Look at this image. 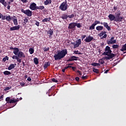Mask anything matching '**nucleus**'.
Here are the masks:
<instances>
[{"label": "nucleus", "mask_w": 126, "mask_h": 126, "mask_svg": "<svg viewBox=\"0 0 126 126\" xmlns=\"http://www.w3.org/2000/svg\"><path fill=\"white\" fill-rule=\"evenodd\" d=\"M67 55V50L66 49H63L62 50H59L57 53L54 55V58L55 61H61Z\"/></svg>", "instance_id": "f257e3e1"}, {"label": "nucleus", "mask_w": 126, "mask_h": 126, "mask_svg": "<svg viewBox=\"0 0 126 126\" xmlns=\"http://www.w3.org/2000/svg\"><path fill=\"white\" fill-rule=\"evenodd\" d=\"M103 56H107L105 57V60H111L113 58H115V54L112 53V50H111V48L109 46H107L105 49V52L102 53Z\"/></svg>", "instance_id": "f03ea898"}, {"label": "nucleus", "mask_w": 126, "mask_h": 126, "mask_svg": "<svg viewBox=\"0 0 126 126\" xmlns=\"http://www.w3.org/2000/svg\"><path fill=\"white\" fill-rule=\"evenodd\" d=\"M67 1L65 0L64 2L61 3L59 6V9H61L62 11H65L67 9Z\"/></svg>", "instance_id": "7ed1b4c3"}, {"label": "nucleus", "mask_w": 126, "mask_h": 126, "mask_svg": "<svg viewBox=\"0 0 126 126\" xmlns=\"http://www.w3.org/2000/svg\"><path fill=\"white\" fill-rule=\"evenodd\" d=\"M5 101L7 104H12L13 103H16L15 104V105L17 104V102L19 101V98H17L16 99H10V97H7L5 98Z\"/></svg>", "instance_id": "20e7f679"}, {"label": "nucleus", "mask_w": 126, "mask_h": 126, "mask_svg": "<svg viewBox=\"0 0 126 126\" xmlns=\"http://www.w3.org/2000/svg\"><path fill=\"white\" fill-rule=\"evenodd\" d=\"M21 11L22 12V13H24V14H26V15L29 17H31V16H32V11L29 9H27L25 10L24 9H21Z\"/></svg>", "instance_id": "39448f33"}, {"label": "nucleus", "mask_w": 126, "mask_h": 126, "mask_svg": "<svg viewBox=\"0 0 126 126\" xmlns=\"http://www.w3.org/2000/svg\"><path fill=\"white\" fill-rule=\"evenodd\" d=\"M10 50H14L13 54H14L15 56H17L19 53V48L17 47L13 48V47L11 46L10 47Z\"/></svg>", "instance_id": "423d86ee"}, {"label": "nucleus", "mask_w": 126, "mask_h": 126, "mask_svg": "<svg viewBox=\"0 0 126 126\" xmlns=\"http://www.w3.org/2000/svg\"><path fill=\"white\" fill-rule=\"evenodd\" d=\"M114 39H115V37L113 36L110 39L107 40V43L108 45H110V44H116L117 43V40H114Z\"/></svg>", "instance_id": "0eeeda50"}, {"label": "nucleus", "mask_w": 126, "mask_h": 126, "mask_svg": "<svg viewBox=\"0 0 126 126\" xmlns=\"http://www.w3.org/2000/svg\"><path fill=\"white\" fill-rule=\"evenodd\" d=\"M106 33L107 32H106L105 31H102L101 33L98 34V35L99 36V37H101V39H106V38H107V34H106Z\"/></svg>", "instance_id": "6e6552de"}, {"label": "nucleus", "mask_w": 126, "mask_h": 126, "mask_svg": "<svg viewBox=\"0 0 126 126\" xmlns=\"http://www.w3.org/2000/svg\"><path fill=\"white\" fill-rule=\"evenodd\" d=\"M123 20H125V18L124 16H117L115 17L116 22H122Z\"/></svg>", "instance_id": "1a4fd4ad"}, {"label": "nucleus", "mask_w": 126, "mask_h": 126, "mask_svg": "<svg viewBox=\"0 0 126 126\" xmlns=\"http://www.w3.org/2000/svg\"><path fill=\"white\" fill-rule=\"evenodd\" d=\"M100 24L103 25V26L108 30V31H111V28L110 27V26H109V25H108V23L101 22Z\"/></svg>", "instance_id": "9d476101"}, {"label": "nucleus", "mask_w": 126, "mask_h": 126, "mask_svg": "<svg viewBox=\"0 0 126 126\" xmlns=\"http://www.w3.org/2000/svg\"><path fill=\"white\" fill-rule=\"evenodd\" d=\"M76 44L74 45V49H76V48H78L79 47V45L81 44V39H78L77 41H76Z\"/></svg>", "instance_id": "9b49d317"}, {"label": "nucleus", "mask_w": 126, "mask_h": 126, "mask_svg": "<svg viewBox=\"0 0 126 126\" xmlns=\"http://www.w3.org/2000/svg\"><path fill=\"white\" fill-rule=\"evenodd\" d=\"M94 39V38H93V36H89L86 37V38L85 39V41L86 43H90V42H91V41L93 40Z\"/></svg>", "instance_id": "f8f14e48"}, {"label": "nucleus", "mask_w": 126, "mask_h": 126, "mask_svg": "<svg viewBox=\"0 0 126 126\" xmlns=\"http://www.w3.org/2000/svg\"><path fill=\"white\" fill-rule=\"evenodd\" d=\"M108 18L111 21H116V16L112 14L108 15Z\"/></svg>", "instance_id": "ddd939ff"}, {"label": "nucleus", "mask_w": 126, "mask_h": 126, "mask_svg": "<svg viewBox=\"0 0 126 126\" xmlns=\"http://www.w3.org/2000/svg\"><path fill=\"white\" fill-rule=\"evenodd\" d=\"M77 59H79V58L76 56H72L67 60V62H73V61H77Z\"/></svg>", "instance_id": "4468645a"}, {"label": "nucleus", "mask_w": 126, "mask_h": 126, "mask_svg": "<svg viewBox=\"0 0 126 126\" xmlns=\"http://www.w3.org/2000/svg\"><path fill=\"white\" fill-rule=\"evenodd\" d=\"M75 23L73 22L69 24V26L68 27V29H74L75 28Z\"/></svg>", "instance_id": "2eb2a0df"}, {"label": "nucleus", "mask_w": 126, "mask_h": 126, "mask_svg": "<svg viewBox=\"0 0 126 126\" xmlns=\"http://www.w3.org/2000/svg\"><path fill=\"white\" fill-rule=\"evenodd\" d=\"M19 29H20V26L18 25L10 28V31H14V30H19Z\"/></svg>", "instance_id": "dca6fc26"}, {"label": "nucleus", "mask_w": 126, "mask_h": 126, "mask_svg": "<svg viewBox=\"0 0 126 126\" xmlns=\"http://www.w3.org/2000/svg\"><path fill=\"white\" fill-rule=\"evenodd\" d=\"M37 4L35 2L32 3L30 5V8L31 10H35V8Z\"/></svg>", "instance_id": "f3484780"}, {"label": "nucleus", "mask_w": 126, "mask_h": 126, "mask_svg": "<svg viewBox=\"0 0 126 126\" xmlns=\"http://www.w3.org/2000/svg\"><path fill=\"white\" fill-rule=\"evenodd\" d=\"M47 34H49V38L51 39V38H52V36H53L54 34V30L50 29L49 31H47Z\"/></svg>", "instance_id": "a211bd4d"}, {"label": "nucleus", "mask_w": 126, "mask_h": 126, "mask_svg": "<svg viewBox=\"0 0 126 126\" xmlns=\"http://www.w3.org/2000/svg\"><path fill=\"white\" fill-rule=\"evenodd\" d=\"M17 56L19 58H25V55L22 51H19Z\"/></svg>", "instance_id": "6ab92c4d"}, {"label": "nucleus", "mask_w": 126, "mask_h": 126, "mask_svg": "<svg viewBox=\"0 0 126 126\" xmlns=\"http://www.w3.org/2000/svg\"><path fill=\"white\" fill-rule=\"evenodd\" d=\"M16 66V63H14V64L11 63L9 66V67H8V70H11V69H13V68H14V67H15Z\"/></svg>", "instance_id": "aec40b11"}, {"label": "nucleus", "mask_w": 126, "mask_h": 126, "mask_svg": "<svg viewBox=\"0 0 126 126\" xmlns=\"http://www.w3.org/2000/svg\"><path fill=\"white\" fill-rule=\"evenodd\" d=\"M12 21L13 22L14 25L16 26L18 24V22L17 21V18H16V17L14 16V18H13Z\"/></svg>", "instance_id": "412c9836"}, {"label": "nucleus", "mask_w": 126, "mask_h": 126, "mask_svg": "<svg viewBox=\"0 0 126 126\" xmlns=\"http://www.w3.org/2000/svg\"><path fill=\"white\" fill-rule=\"evenodd\" d=\"M13 19V17L10 16V15H8L6 16V21H8L9 22L11 21V20H12Z\"/></svg>", "instance_id": "4be33fe9"}, {"label": "nucleus", "mask_w": 126, "mask_h": 126, "mask_svg": "<svg viewBox=\"0 0 126 126\" xmlns=\"http://www.w3.org/2000/svg\"><path fill=\"white\" fill-rule=\"evenodd\" d=\"M50 65H51V63L48 62L46 63H44L43 67L44 69H46V68H47L48 66H50Z\"/></svg>", "instance_id": "5701e85b"}, {"label": "nucleus", "mask_w": 126, "mask_h": 126, "mask_svg": "<svg viewBox=\"0 0 126 126\" xmlns=\"http://www.w3.org/2000/svg\"><path fill=\"white\" fill-rule=\"evenodd\" d=\"M52 3V0H46L44 2V4L45 5H48V4H50Z\"/></svg>", "instance_id": "b1692460"}, {"label": "nucleus", "mask_w": 126, "mask_h": 126, "mask_svg": "<svg viewBox=\"0 0 126 126\" xmlns=\"http://www.w3.org/2000/svg\"><path fill=\"white\" fill-rule=\"evenodd\" d=\"M103 28L104 27H103V26H98L96 27V30H97V31H102Z\"/></svg>", "instance_id": "393cba45"}, {"label": "nucleus", "mask_w": 126, "mask_h": 126, "mask_svg": "<svg viewBox=\"0 0 126 126\" xmlns=\"http://www.w3.org/2000/svg\"><path fill=\"white\" fill-rule=\"evenodd\" d=\"M67 16V15L65 14H63L61 17V18L63 19V20H65V19H67V18H68V17Z\"/></svg>", "instance_id": "a878e982"}, {"label": "nucleus", "mask_w": 126, "mask_h": 126, "mask_svg": "<svg viewBox=\"0 0 126 126\" xmlns=\"http://www.w3.org/2000/svg\"><path fill=\"white\" fill-rule=\"evenodd\" d=\"M50 20H51V17L46 18L42 20V22H50Z\"/></svg>", "instance_id": "bb28decb"}, {"label": "nucleus", "mask_w": 126, "mask_h": 126, "mask_svg": "<svg viewBox=\"0 0 126 126\" xmlns=\"http://www.w3.org/2000/svg\"><path fill=\"white\" fill-rule=\"evenodd\" d=\"M92 65H93V66H100L101 64L99 63H92L91 64Z\"/></svg>", "instance_id": "cd10ccee"}, {"label": "nucleus", "mask_w": 126, "mask_h": 126, "mask_svg": "<svg viewBox=\"0 0 126 126\" xmlns=\"http://www.w3.org/2000/svg\"><path fill=\"white\" fill-rule=\"evenodd\" d=\"M0 3H2L4 6L6 7V1L4 0H0Z\"/></svg>", "instance_id": "c85d7f7f"}, {"label": "nucleus", "mask_w": 126, "mask_h": 126, "mask_svg": "<svg viewBox=\"0 0 126 126\" xmlns=\"http://www.w3.org/2000/svg\"><path fill=\"white\" fill-rule=\"evenodd\" d=\"M3 73L4 75H10V74H11V73L9 71H5Z\"/></svg>", "instance_id": "c756f323"}, {"label": "nucleus", "mask_w": 126, "mask_h": 126, "mask_svg": "<svg viewBox=\"0 0 126 126\" xmlns=\"http://www.w3.org/2000/svg\"><path fill=\"white\" fill-rule=\"evenodd\" d=\"M29 52L31 55L34 54V48H30L29 50Z\"/></svg>", "instance_id": "7c9ffc66"}, {"label": "nucleus", "mask_w": 126, "mask_h": 126, "mask_svg": "<svg viewBox=\"0 0 126 126\" xmlns=\"http://www.w3.org/2000/svg\"><path fill=\"white\" fill-rule=\"evenodd\" d=\"M33 62H34L35 64H38V63H39V60H38V58H34Z\"/></svg>", "instance_id": "2f4dec72"}, {"label": "nucleus", "mask_w": 126, "mask_h": 126, "mask_svg": "<svg viewBox=\"0 0 126 126\" xmlns=\"http://www.w3.org/2000/svg\"><path fill=\"white\" fill-rule=\"evenodd\" d=\"M113 49H118V48H120V45L118 44H114L112 45Z\"/></svg>", "instance_id": "473e14b6"}, {"label": "nucleus", "mask_w": 126, "mask_h": 126, "mask_svg": "<svg viewBox=\"0 0 126 126\" xmlns=\"http://www.w3.org/2000/svg\"><path fill=\"white\" fill-rule=\"evenodd\" d=\"M93 71H94V72H95V73H96L97 74H99V70L98 69L94 68Z\"/></svg>", "instance_id": "72a5a7b5"}, {"label": "nucleus", "mask_w": 126, "mask_h": 126, "mask_svg": "<svg viewBox=\"0 0 126 126\" xmlns=\"http://www.w3.org/2000/svg\"><path fill=\"white\" fill-rule=\"evenodd\" d=\"M75 26L77 28H81V27H82V26L80 23H75Z\"/></svg>", "instance_id": "f704fd0d"}, {"label": "nucleus", "mask_w": 126, "mask_h": 126, "mask_svg": "<svg viewBox=\"0 0 126 126\" xmlns=\"http://www.w3.org/2000/svg\"><path fill=\"white\" fill-rule=\"evenodd\" d=\"M95 25L93 23L91 26L90 27V30H93L94 29H95Z\"/></svg>", "instance_id": "c9c22d12"}, {"label": "nucleus", "mask_w": 126, "mask_h": 126, "mask_svg": "<svg viewBox=\"0 0 126 126\" xmlns=\"http://www.w3.org/2000/svg\"><path fill=\"white\" fill-rule=\"evenodd\" d=\"M98 63L100 64V63L101 64H103L105 63V61H104V60H103L102 59H100L99 60H98Z\"/></svg>", "instance_id": "e433bc0d"}, {"label": "nucleus", "mask_w": 126, "mask_h": 126, "mask_svg": "<svg viewBox=\"0 0 126 126\" xmlns=\"http://www.w3.org/2000/svg\"><path fill=\"white\" fill-rule=\"evenodd\" d=\"M74 54H75V55H82V53L78 51V50L74 51Z\"/></svg>", "instance_id": "4c0bfd02"}, {"label": "nucleus", "mask_w": 126, "mask_h": 126, "mask_svg": "<svg viewBox=\"0 0 126 126\" xmlns=\"http://www.w3.org/2000/svg\"><path fill=\"white\" fill-rule=\"evenodd\" d=\"M94 24L96 26L97 24H101V22L99 21H95Z\"/></svg>", "instance_id": "58836bf2"}, {"label": "nucleus", "mask_w": 126, "mask_h": 126, "mask_svg": "<svg viewBox=\"0 0 126 126\" xmlns=\"http://www.w3.org/2000/svg\"><path fill=\"white\" fill-rule=\"evenodd\" d=\"M27 22H28V19L27 18L25 17V19L24 20V23L25 24H27Z\"/></svg>", "instance_id": "ea45409f"}, {"label": "nucleus", "mask_w": 126, "mask_h": 126, "mask_svg": "<svg viewBox=\"0 0 126 126\" xmlns=\"http://www.w3.org/2000/svg\"><path fill=\"white\" fill-rule=\"evenodd\" d=\"M67 17L68 18H73V17H74V14H72L70 15H68Z\"/></svg>", "instance_id": "a19ab883"}, {"label": "nucleus", "mask_w": 126, "mask_h": 126, "mask_svg": "<svg viewBox=\"0 0 126 126\" xmlns=\"http://www.w3.org/2000/svg\"><path fill=\"white\" fill-rule=\"evenodd\" d=\"M1 18L2 20H5V19L6 20V16H4V15H3L2 14Z\"/></svg>", "instance_id": "79ce46f5"}, {"label": "nucleus", "mask_w": 126, "mask_h": 126, "mask_svg": "<svg viewBox=\"0 0 126 126\" xmlns=\"http://www.w3.org/2000/svg\"><path fill=\"white\" fill-rule=\"evenodd\" d=\"M10 89H11V87H6V88H5L4 90V91H7L8 90H10Z\"/></svg>", "instance_id": "37998d69"}, {"label": "nucleus", "mask_w": 126, "mask_h": 126, "mask_svg": "<svg viewBox=\"0 0 126 126\" xmlns=\"http://www.w3.org/2000/svg\"><path fill=\"white\" fill-rule=\"evenodd\" d=\"M18 56H17V55H14L13 56V57H12V58L13 59V60H17L18 59Z\"/></svg>", "instance_id": "c03bdc74"}, {"label": "nucleus", "mask_w": 126, "mask_h": 126, "mask_svg": "<svg viewBox=\"0 0 126 126\" xmlns=\"http://www.w3.org/2000/svg\"><path fill=\"white\" fill-rule=\"evenodd\" d=\"M51 80L53 82H55L56 83H57V82H58V80H57L54 78L51 79Z\"/></svg>", "instance_id": "a18cd8bd"}, {"label": "nucleus", "mask_w": 126, "mask_h": 126, "mask_svg": "<svg viewBox=\"0 0 126 126\" xmlns=\"http://www.w3.org/2000/svg\"><path fill=\"white\" fill-rule=\"evenodd\" d=\"M50 50V48L49 47H44V52H48Z\"/></svg>", "instance_id": "49530a36"}, {"label": "nucleus", "mask_w": 126, "mask_h": 126, "mask_svg": "<svg viewBox=\"0 0 126 126\" xmlns=\"http://www.w3.org/2000/svg\"><path fill=\"white\" fill-rule=\"evenodd\" d=\"M21 58L18 57V59H17V62H18V63H21Z\"/></svg>", "instance_id": "de8ad7c7"}, {"label": "nucleus", "mask_w": 126, "mask_h": 126, "mask_svg": "<svg viewBox=\"0 0 126 126\" xmlns=\"http://www.w3.org/2000/svg\"><path fill=\"white\" fill-rule=\"evenodd\" d=\"M35 22H36L35 25H36L37 27H39V26H40V23L37 21H35Z\"/></svg>", "instance_id": "09e8293b"}, {"label": "nucleus", "mask_w": 126, "mask_h": 126, "mask_svg": "<svg viewBox=\"0 0 126 126\" xmlns=\"http://www.w3.org/2000/svg\"><path fill=\"white\" fill-rule=\"evenodd\" d=\"M44 8H45V6H39V9H40V10H43V9H44Z\"/></svg>", "instance_id": "8fccbe9b"}, {"label": "nucleus", "mask_w": 126, "mask_h": 126, "mask_svg": "<svg viewBox=\"0 0 126 126\" xmlns=\"http://www.w3.org/2000/svg\"><path fill=\"white\" fill-rule=\"evenodd\" d=\"M88 77V76H84L82 77V79H87Z\"/></svg>", "instance_id": "3c124183"}, {"label": "nucleus", "mask_w": 126, "mask_h": 126, "mask_svg": "<svg viewBox=\"0 0 126 126\" xmlns=\"http://www.w3.org/2000/svg\"><path fill=\"white\" fill-rule=\"evenodd\" d=\"M23 3H27V0H21Z\"/></svg>", "instance_id": "603ef678"}, {"label": "nucleus", "mask_w": 126, "mask_h": 126, "mask_svg": "<svg viewBox=\"0 0 126 126\" xmlns=\"http://www.w3.org/2000/svg\"><path fill=\"white\" fill-rule=\"evenodd\" d=\"M37 9H40L39 6H35V8H34V10H37Z\"/></svg>", "instance_id": "864d4df0"}, {"label": "nucleus", "mask_w": 126, "mask_h": 126, "mask_svg": "<svg viewBox=\"0 0 126 126\" xmlns=\"http://www.w3.org/2000/svg\"><path fill=\"white\" fill-rule=\"evenodd\" d=\"M86 37V35H84L82 36V40H83L84 39H85V37Z\"/></svg>", "instance_id": "5fc2aeb1"}, {"label": "nucleus", "mask_w": 126, "mask_h": 126, "mask_svg": "<svg viewBox=\"0 0 126 126\" xmlns=\"http://www.w3.org/2000/svg\"><path fill=\"white\" fill-rule=\"evenodd\" d=\"M77 72H78L80 75H82V73H81V71H79V70H78Z\"/></svg>", "instance_id": "6e6d98bb"}, {"label": "nucleus", "mask_w": 126, "mask_h": 126, "mask_svg": "<svg viewBox=\"0 0 126 126\" xmlns=\"http://www.w3.org/2000/svg\"><path fill=\"white\" fill-rule=\"evenodd\" d=\"M113 9H114V10H115L116 11V10H117V9H118V7L114 6L113 7Z\"/></svg>", "instance_id": "4d7b16f0"}, {"label": "nucleus", "mask_w": 126, "mask_h": 126, "mask_svg": "<svg viewBox=\"0 0 126 126\" xmlns=\"http://www.w3.org/2000/svg\"><path fill=\"white\" fill-rule=\"evenodd\" d=\"M118 16H121V12H120L119 13H118L117 14H116V15L115 16V17H118Z\"/></svg>", "instance_id": "13d9d810"}, {"label": "nucleus", "mask_w": 126, "mask_h": 126, "mask_svg": "<svg viewBox=\"0 0 126 126\" xmlns=\"http://www.w3.org/2000/svg\"><path fill=\"white\" fill-rule=\"evenodd\" d=\"M20 85H21V86L23 87V86H24V85H25V83L22 82L20 83Z\"/></svg>", "instance_id": "bf43d9fd"}, {"label": "nucleus", "mask_w": 126, "mask_h": 126, "mask_svg": "<svg viewBox=\"0 0 126 126\" xmlns=\"http://www.w3.org/2000/svg\"><path fill=\"white\" fill-rule=\"evenodd\" d=\"M75 80H76V81H79V77H76L75 78Z\"/></svg>", "instance_id": "052dcab7"}, {"label": "nucleus", "mask_w": 126, "mask_h": 126, "mask_svg": "<svg viewBox=\"0 0 126 126\" xmlns=\"http://www.w3.org/2000/svg\"><path fill=\"white\" fill-rule=\"evenodd\" d=\"M27 80L28 81H31V80H32V79H31V78L30 77H28Z\"/></svg>", "instance_id": "680f3d73"}, {"label": "nucleus", "mask_w": 126, "mask_h": 126, "mask_svg": "<svg viewBox=\"0 0 126 126\" xmlns=\"http://www.w3.org/2000/svg\"><path fill=\"white\" fill-rule=\"evenodd\" d=\"M3 94L1 95L0 96V99H1V100H3Z\"/></svg>", "instance_id": "e2e57ef3"}, {"label": "nucleus", "mask_w": 126, "mask_h": 126, "mask_svg": "<svg viewBox=\"0 0 126 126\" xmlns=\"http://www.w3.org/2000/svg\"><path fill=\"white\" fill-rule=\"evenodd\" d=\"M71 68H72V70H75V69H76V67H73V66H72Z\"/></svg>", "instance_id": "0e129e2a"}, {"label": "nucleus", "mask_w": 126, "mask_h": 126, "mask_svg": "<svg viewBox=\"0 0 126 126\" xmlns=\"http://www.w3.org/2000/svg\"><path fill=\"white\" fill-rule=\"evenodd\" d=\"M2 61H3V62H6V58H3L2 59Z\"/></svg>", "instance_id": "69168bd1"}, {"label": "nucleus", "mask_w": 126, "mask_h": 126, "mask_svg": "<svg viewBox=\"0 0 126 126\" xmlns=\"http://www.w3.org/2000/svg\"><path fill=\"white\" fill-rule=\"evenodd\" d=\"M7 9L9 10L10 9V5H8L7 7Z\"/></svg>", "instance_id": "338daca9"}, {"label": "nucleus", "mask_w": 126, "mask_h": 126, "mask_svg": "<svg viewBox=\"0 0 126 126\" xmlns=\"http://www.w3.org/2000/svg\"><path fill=\"white\" fill-rule=\"evenodd\" d=\"M108 72H109V70H105V71L104 72V73H108Z\"/></svg>", "instance_id": "774afa93"}]
</instances>
